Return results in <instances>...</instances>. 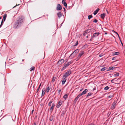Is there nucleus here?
<instances>
[{
	"instance_id": "f257e3e1",
	"label": "nucleus",
	"mask_w": 125,
	"mask_h": 125,
	"mask_svg": "<svg viewBox=\"0 0 125 125\" xmlns=\"http://www.w3.org/2000/svg\"><path fill=\"white\" fill-rule=\"evenodd\" d=\"M23 22L22 20L21 19H19L16 22L15 24L14 27L17 28L18 26H19Z\"/></svg>"
},
{
	"instance_id": "f03ea898",
	"label": "nucleus",
	"mask_w": 125,
	"mask_h": 125,
	"mask_svg": "<svg viewBox=\"0 0 125 125\" xmlns=\"http://www.w3.org/2000/svg\"><path fill=\"white\" fill-rule=\"evenodd\" d=\"M71 71L70 70H69L66 72L64 74L63 76L64 77L66 78L67 76L71 74Z\"/></svg>"
},
{
	"instance_id": "7ed1b4c3",
	"label": "nucleus",
	"mask_w": 125,
	"mask_h": 125,
	"mask_svg": "<svg viewBox=\"0 0 125 125\" xmlns=\"http://www.w3.org/2000/svg\"><path fill=\"white\" fill-rule=\"evenodd\" d=\"M84 53L83 51H82L80 52L77 58L76 59V61H78V60L80 59L81 57L82 56Z\"/></svg>"
},
{
	"instance_id": "20e7f679",
	"label": "nucleus",
	"mask_w": 125,
	"mask_h": 125,
	"mask_svg": "<svg viewBox=\"0 0 125 125\" xmlns=\"http://www.w3.org/2000/svg\"><path fill=\"white\" fill-rule=\"evenodd\" d=\"M64 62V60L63 59H61L58 61L57 63V65L59 66L62 64Z\"/></svg>"
},
{
	"instance_id": "39448f33",
	"label": "nucleus",
	"mask_w": 125,
	"mask_h": 125,
	"mask_svg": "<svg viewBox=\"0 0 125 125\" xmlns=\"http://www.w3.org/2000/svg\"><path fill=\"white\" fill-rule=\"evenodd\" d=\"M117 103L116 101L114 102L112 104V107H111V109L113 110L114 109Z\"/></svg>"
},
{
	"instance_id": "423d86ee",
	"label": "nucleus",
	"mask_w": 125,
	"mask_h": 125,
	"mask_svg": "<svg viewBox=\"0 0 125 125\" xmlns=\"http://www.w3.org/2000/svg\"><path fill=\"white\" fill-rule=\"evenodd\" d=\"M100 34V33L99 32H96L94 33L93 35L92 36V38H93L95 37L98 36V35Z\"/></svg>"
},
{
	"instance_id": "0eeeda50",
	"label": "nucleus",
	"mask_w": 125,
	"mask_h": 125,
	"mask_svg": "<svg viewBox=\"0 0 125 125\" xmlns=\"http://www.w3.org/2000/svg\"><path fill=\"white\" fill-rule=\"evenodd\" d=\"M62 9V7L60 4H58L57 5V10H60Z\"/></svg>"
},
{
	"instance_id": "6e6552de",
	"label": "nucleus",
	"mask_w": 125,
	"mask_h": 125,
	"mask_svg": "<svg viewBox=\"0 0 125 125\" xmlns=\"http://www.w3.org/2000/svg\"><path fill=\"white\" fill-rule=\"evenodd\" d=\"M78 52V50H76L74 51L73 53H72V54H71V55L73 54H74V56L76 55V54Z\"/></svg>"
},
{
	"instance_id": "1a4fd4ad",
	"label": "nucleus",
	"mask_w": 125,
	"mask_h": 125,
	"mask_svg": "<svg viewBox=\"0 0 125 125\" xmlns=\"http://www.w3.org/2000/svg\"><path fill=\"white\" fill-rule=\"evenodd\" d=\"M62 101L61 100H60L59 102L58 103L57 105V108H59L62 105Z\"/></svg>"
},
{
	"instance_id": "9d476101",
	"label": "nucleus",
	"mask_w": 125,
	"mask_h": 125,
	"mask_svg": "<svg viewBox=\"0 0 125 125\" xmlns=\"http://www.w3.org/2000/svg\"><path fill=\"white\" fill-rule=\"evenodd\" d=\"M62 78L63 79L62 81V84H63L66 82V78L64 77L63 76L62 77Z\"/></svg>"
},
{
	"instance_id": "9b49d317",
	"label": "nucleus",
	"mask_w": 125,
	"mask_h": 125,
	"mask_svg": "<svg viewBox=\"0 0 125 125\" xmlns=\"http://www.w3.org/2000/svg\"><path fill=\"white\" fill-rule=\"evenodd\" d=\"M88 90L87 89H85L83 92L81 94L82 95H83L85 94L86 93V92H87Z\"/></svg>"
},
{
	"instance_id": "f8f14e48",
	"label": "nucleus",
	"mask_w": 125,
	"mask_h": 125,
	"mask_svg": "<svg viewBox=\"0 0 125 125\" xmlns=\"http://www.w3.org/2000/svg\"><path fill=\"white\" fill-rule=\"evenodd\" d=\"M57 15L59 18H60V17L62 16V14L61 12H59L57 13Z\"/></svg>"
},
{
	"instance_id": "ddd939ff",
	"label": "nucleus",
	"mask_w": 125,
	"mask_h": 125,
	"mask_svg": "<svg viewBox=\"0 0 125 125\" xmlns=\"http://www.w3.org/2000/svg\"><path fill=\"white\" fill-rule=\"evenodd\" d=\"M45 88H44L42 89V96H43L45 93Z\"/></svg>"
},
{
	"instance_id": "4468645a",
	"label": "nucleus",
	"mask_w": 125,
	"mask_h": 125,
	"mask_svg": "<svg viewBox=\"0 0 125 125\" xmlns=\"http://www.w3.org/2000/svg\"><path fill=\"white\" fill-rule=\"evenodd\" d=\"M99 10V9L98 8L97 9L95 10L94 12V15H95L98 12V11Z\"/></svg>"
},
{
	"instance_id": "2eb2a0df",
	"label": "nucleus",
	"mask_w": 125,
	"mask_h": 125,
	"mask_svg": "<svg viewBox=\"0 0 125 125\" xmlns=\"http://www.w3.org/2000/svg\"><path fill=\"white\" fill-rule=\"evenodd\" d=\"M72 63V61L69 62H68L67 64H65L64 65L66 66L67 67V66L69 65L70 64H71Z\"/></svg>"
},
{
	"instance_id": "dca6fc26",
	"label": "nucleus",
	"mask_w": 125,
	"mask_h": 125,
	"mask_svg": "<svg viewBox=\"0 0 125 125\" xmlns=\"http://www.w3.org/2000/svg\"><path fill=\"white\" fill-rule=\"evenodd\" d=\"M100 16H101V17L103 19H104V18L105 17V13H103V14H101L100 15Z\"/></svg>"
},
{
	"instance_id": "f3484780",
	"label": "nucleus",
	"mask_w": 125,
	"mask_h": 125,
	"mask_svg": "<svg viewBox=\"0 0 125 125\" xmlns=\"http://www.w3.org/2000/svg\"><path fill=\"white\" fill-rule=\"evenodd\" d=\"M55 106V104H52V106L50 108V110L52 111L53 109V107H54Z\"/></svg>"
},
{
	"instance_id": "a211bd4d",
	"label": "nucleus",
	"mask_w": 125,
	"mask_h": 125,
	"mask_svg": "<svg viewBox=\"0 0 125 125\" xmlns=\"http://www.w3.org/2000/svg\"><path fill=\"white\" fill-rule=\"evenodd\" d=\"M7 16V15L6 14H5L3 16V19L4 21H5V20L6 17Z\"/></svg>"
},
{
	"instance_id": "6ab92c4d",
	"label": "nucleus",
	"mask_w": 125,
	"mask_h": 125,
	"mask_svg": "<svg viewBox=\"0 0 125 125\" xmlns=\"http://www.w3.org/2000/svg\"><path fill=\"white\" fill-rule=\"evenodd\" d=\"M68 95L67 94H65L63 96V98L65 100H66L68 97Z\"/></svg>"
},
{
	"instance_id": "aec40b11",
	"label": "nucleus",
	"mask_w": 125,
	"mask_h": 125,
	"mask_svg": "<svg viewBox=\"0 0 125 125\" xmlns=\"http://www.w3.org/2000/svg\"><path fill=\"white\" fill-rule=\"evenodd\" d=\"M115 67H110L109 68V70H112L115 69Z\"/></svg>"
},
{
	"instance_id": "412c9836",
	"label": "nucleus",
	"mask_w": 125,
	"mask_h": 125,
	"mask_svg": "<svg viewBox=\"0 0 125 125\" xmlns=\"http://www.w3.org/2000/svg\"><path fill=\"white\" fill-rule=\"evenodd\" d=\"M35 68V67L34 66L31 67L30 68V71L31 72L33 70H34Z\"/></svg>"
},
{
	"instance_id": "4be33fe9",
	"label": "nucleus",
	"mask_w": 125,
	"mask_h": 125,
	"mask_svg": "<svg viewBox=\"0 0 125 125\" xmlns=\"http://www.w3.org/2000/svg\"><path fill=\"white\" fill-rule=\"evenodd\" d=\"M106 67L103 68L101 70V71H103L105 70H106Z\"/></svg>"
},
{
	"instance_id": "5701e85b",
	"label": "nucleus",
	"mask_w": 125,
	"mask_h": 125,
	"mask_svg": "<svg viewBox=\"0 0 125 125\" xmlns=\"http://www.w3.org/2000/svg\"><path fill=\"white\" fill-rule=\"evenodd\" d=\"M119 52H115L114 53L113 55H116L119 54Z\"/></svg>"
},
{
	"instance_id": "b1692460",
	"label": "nucleus",
	"mask_w": 125,
	"mask_h": 125,
	"mask_svg": "<svg viewBox=\"0 0 125 125\" xmlns=\"http://www.w3.org/2000/svg\"><path fill=\"white\" fill-rule=\"evenodd\" d=\"M109 87L108 86H106L104 87V89L105 90H106L109 89Z\"/></svg>"
},
{
	"instance_id": "393cba45",
	"label": "nucleus",
	"mask_w": 125,
	"mask_h": 125,
	"mask_svg": "<svg viewBox=\"0 0 125 125\" xmlns=\"http://www.w3.org/2000/svg\"><path fill=\"white\" fill-rule=\"evenodd\" d=\"M56 78L55 77H53L52 78V83H53L54 82L55 79Z\"/></svg>"
},
{
	"instance_id": "a878e982",
	"label": "nucleus",
	"mask_w": 125,
	"mask_h": 125,
	"mask_svg": "<svg viewBox=\"0 0 125 125\" xmlns=\"http://www.w3.org/2000/svg\"><path fill=\"white\" fill-rule=\"evenodd\" d=\"M50 89V87L49 86H48L47 88V92H48Z\"/></svg>"
},
{
	"instance_id": "bb28decb",
	"label": "nucleus",
	"mask_w": 125,
	"mask_h": 125,
	"mask_svg": "<svg viewBox=\"0 0 125 125\" xmlns=\"http://www.w3.org/2000/svg\"><path fill=\"white\" fill-rule=\"evenodd\" d=\"M64 5L66 7H67V5L66 2H64L63 3Z\"/></svg>"
},
{
	"instance_id": "cd10ccee",
	"label": "nucleus",
	"mask_w": 125,
	"mask_h": 125,
	"mask_svg": "<svg viewBox=\"0 0 125 125\" xmlns=\"http://www.w3.org/2000/svg\"><path fill=\"white\" fill-rule=\"evenodd\" d=\"M92 94L91 92L89 93L87 95V97H88L89 96L91 95Z\"/></svg>"
},
{
	"instance_id": "c85d7f7f",
	"label": "nucleus",
	"mask_w": 125,
	"mask_h": 125,
	"mask_svg": "<svg viewBox=\"0 0 125 125\" xmlns=\"http://www.w3.org/2000/svg\"><path fill=\"white\" fill-rule=\"evenodd\" d=\"M66 66H65V65L62 68V70H63L65 69L66 68Z\"/></svg>"
},
{
	"instance_id": "c756f323",
	"label": "nucleus",
	"mask_w": 125,
	"mask_h": 125,
	"mask_svg": "<svg viewBox=\"0 0 125 125\" xmlns=\"http://www.w3.org/2000/svg\"><path fill=\"white\" fill-rule=\"evenodd\" d=\"M119 40H120V42H121V44L122 45V46H123V43H122V41H121V39H120V37L119 38Z\"/></svg>"
},
{
	"instance_id": "7c9ffc66",
	"label": "nucleus",
	"mask_w": 125,
	"mask_h": 125,
	"mask_svg": "<svg viewBox=\"0 0 125 125\" xmlns=\"http://www.w3.org/2000/svg\"><path fill=\"white\" fill-rule=\"evenodd\" d=\"M82 95L81 94H79V95H78L77 96V97H76V99H78L79 98V97L82 96Z\"/></svg>"
},
{
	"instance_id": "2f4dec72",
	"label": "nucleus",
	"mask_w": 125,
	"mask_h": 125,
	"mask_svg": "<svg viewBox=\"0 0 125 125\" xmlns=\"http://www.w3.org/2000/svg\"><path fill=\"white\" fill-rule=\"evenodd\" d=\"M88 19L89 20H90L91 18L92 17V16L91 15H89L88 16Z\"/></svg>"
},
{
	"instance_id": "473e14b6",
	"label": "nucleus",
	"mask_w": 125,
	"mask_h": 125,
	"mask_svg": "<svg viewBox=\"0 0 125 125\" xmlns=\"http://www.w3.org/2000/svg\"><path fill=\"white\" fill-rule=\"evenodd\" d=\"M119 75V73H116L114 75L116 77L117 76H118Z\"/></svg>"
},
{
	"instance_id": "72a5a7b5",
	"label": "nucleus",
	"mask_w": 125,
	"mask_h": 125,
	"mask_svg": "<svg viewBox=\"0 0 125 125\" xmlns=\"http://www.w3.org/2000/svg\"><path fill=\"white\" fill-rule=\"evenodd\" d=\"M52 103V101H51L50 102H49L48 103V105L49 106H50L51 105V104Z\"/></svg>"
},
{
	"instance_id": "f704fd0d",
	"label": "nucleus",
	"mask_w": 125,
	"mask_h": 125,
	"mask_svg": "<svg viewBox=\"0 0 125 125\" xmlns=\"http://www.w3.org/2000/svg\"><path fill=\"white\" fill-rule=\"evenodd\" d=\"M78 44V41H77L76 42L75 44L74 45V46H77Z\"/></svg>"
},
{
	"instance_id": "c9c22d12",
	"label": "nucleus",
	"mask_w": 125,
	"mask_h": 125,
	"mask_svg": "<svg viewBox=\"0 0 125 125\" xmlns=\"http://www.w3.org/2000/svg\"><path fill=\"white\" fill-rule=\"evenodd\" d=\"M61 89H59L58 92V93L59 94L61 92Z\"/></svg>"
},
{
	"instance_id": "e433bc0d",
	"label": "nucleus",
	"mask_w": 125,
	"mask_h": 125,
	"mask_svg": "<svg viewBox=\"0 0 125 125\" xmlns=\"http://www.w3.org/2000/svg\"><path fill=\"white\" fill-rule=\"evenodd\" d=\"M94 22L96 23L97 22V20L96 19H95L93 21Z\"/></svg>"
},
{
	"instance_id": "4c0bfd02",
	"label": "nucleus",
	"mask_w": 125,
	"mask_h": 125,
	"mask_svg": "<svg viewBox=\"0 0 125 125\" xmlns=\"http://www.w3.org/2000/svg\"><path fill=\"white\" fill-rule=\"evenodd\" d=\"M114 32L116 34H117V36L118 37V38H119L120 37L119 36V35H118V33L117 32H115V31H114Z\"/></svg>"
},
{
	"instance_id": "58836bf2",
	"label": "nucleus",
	"mask_w": 125,
	"mask_h": 125,
	"mask_svg": "<svg viewBox=\"0 0 125 125\" xmlns=\"http://www.w3.org/2000/svg\"><path fill=\"white\" fill-rule=\"evenodd\" d=\"M2 22H3V20H2L1 22V24L0 25V28L1 27V26L2 25Z\"/></svg>"
},
{
	"instance_id": "ea45409f",
	"label": "nucleus",
	"mask_w": 125,
	"mask_h": 125,
	"mask_svg": "<svg viewBox=\"0 0 125 125\" xmlns=\"http://www.w3.org/2000/svg\"><path fill=\"white\" fill-rule=\"evenodd\" d=\"M112 96H113L112 95H110L108 96V97L109 98H110L112 97Z\"/></svg>"
},
{
	"instance_id": "a19ab883",
	"label": "nucleus",
	"mask_w": 125,
	"mask_h": 125,
	"mask_svg": "<svg viewBox=\"0 0 125 125\" xmlns=\"http://www.w3.org/2000/svg\"><path fill=\"white\" fill-rule=\"evenodd\" d=\"M53 120V118H50V120L51 121H52Z\"/></svg>"
},
{
	"instance_id": "79ce46f5",
	"label": "nucleus",
	"mask_w": 125,
	"mask_h": 125,
	"mask_svg": "<svg viewBox=\"0 0 125 125\" xmlns=\"http://www.w3.org/2000/svg\"><path fill=\"white\" fill-rule=\"evenodd\" d=\"M64 2H65V0H62V3H63Z\"/></svg>"
},
{
	"instance_id": "37998d69",
	"label": "nucleus",
	"mask_w": 125,
	"mask_h": 125,
	"mask_svg": "<svg viewBox=\"0 0 125 125\" xmlns=\"http://www.w3.org/2000/svg\"><path fill=\"white\" fill-rule=\"evenodd\" d=\"M41 83H40V85H39V87H38V88H39V89H40V86H41Z\"/></svg>"
},
{
	"instance_id": "c03bdc74",
	"label": "nucleus",
	"mask_w": 125,
	"mask_h": 125,
	"mask_svg": "<svg viewBox=\"0 0 125 125\" xmlns=\"http://www.w3.org/2000/svg\"><path fill=\"white\" fill-rule=\"evenodd\" d=\"M115 59V57H113L112 58V60H114Z\"/></svg>"
},
{
	"instance_id": "a18cd8bd",
	"label": "nucleus",
	"mask_w": 125,
	"mask_h": 125,
	"mask_svg": "<svg viewBox=\"0 0 125 125\" xmlns=\"http://www.w3.org/2000/svg\"><path fill=\"white\" fill-rule=\"evenodd\" d=\"M39 88H38V89H37V92H38V91H39Z\"/></svg>"
},
{
	"instance_id": "49530a36",
	"label": "nucleus",
	"mask_w": 125,
	"mask_h": 125,
	"mask_svg": "<svg viewBox=\"0 0 125 125\" xmlns=\"http://www.w3.org/2000/svg\"><path fill=\"white\" fill-rule=\"evenodd\" d=\"M78 99H76V97L75 99V100L76 101Z\"/></svg>"
},
{
	"instance_id": "de8ad7c7",
	"label": "nucleus",
	"mask_w": 125,
	"mask_h": 125,
	"mask_svg": "<svg viewBox=\"0 0 125 125\" xmlns=\"http://www.w3.org/2000/svg\"><path fill=\"white\" fill-rule=\"evenodd\" d=\"M34 111V110H32V112H31V114H32L33 113V112Z\"/></svg>"
},
{
	"instance_id": "09e8293b",
	"label": "nucleus",
	"mask_w": 125,
	"mask_h": 125,
	"mask_svg": "<svg viewBox=\"0 0 125 125\" xmlns=\"http://www.w3.org/2000/svg\"><path fill=\"white\" fill-rule=\"evenodd\" d=\"M33 125H36V123H34Z\"/></svg>"
},
{
	"instance_id": "8fccbe9b",
	"label": "nucleus",
	"mask_w": 125,
	"mask_h": 125,
	"mask_svg": "<svg viewBox=\"0 0 125 125\" xmlns=\"http://www.w3.org/2000/svg\"><path fill=\"white\" fill-rule=\"evenodd\" d=\"M114 81V80H111V82H112V83H113V81Z\"/></svg>"
},
{
	"instance_id": "3c124183",
	"label": "nucleus",
	"mask_w": 125,
	"mask_h": 125,
	"mask_svg": "<svg viewBox=\"0 0 125 125\" xmlns=\"http://www.w3.org/2000/svg\"><path fill=\"white\" fill-rule=\"evenodd\" d=\"M63 9L65 11V8H63Z\"/></svg>"
},
{
	"instance_id": "603ef678",
	"label": "nucleus",
	"mask_w": 125,
	"mask_h": 125,
	"mask_svg": "<svg viewBox=\"0 0 125 125\" xmlns=\"http://www.w3.org/2000/svg\"><path fill=\"white\" fill-rule=\"evenodd\" d=\"M107 34V33H106V32H105V34Z\"/></svg>"
},
{
	"instance_id": "864d4df0",
	"label": "nucleus",
	"mask_w": 125,
	"mask_h": 125,
	"mask_svg": "<svg viewBox=\"0 0 125 125\" xmlns=\"http://www.w3.org/2000/svg\"><path fill=\"white\" fill-rule=\"evenodd\" d=\"M1 19V17H0V19Z\"/></svg>"
},
{
	"instance_id": "5fc2aeb1",
	"label": "nucleus",
	"mask_w": 125,
	"mask_h": 125,
	"mask_svg": "<svg viewBox=\"0 0 125 125\" xmlns=\"http://www.w3.org/2000/svg\"><path fill=\"white\" fill-rule=\"evenodd\" d=\"M82 89H81V90H80V91H82Z\"/></svg>"
},
{
	"instance_id": "6e6d98bb",
	"label": "nucleus",
	"mask_w": 125,
	"mask_h": 125,
	"mask_svg": "<svg viewBox=\"0 0 125 125\" xmlns=\"http://www.w3.org/2000/svg\"><path fill=\"white\" fill-rule=\"evenodd\" d=\"M108 114H109V115H110V113H109H109H108Z\"/></svg>"
},
{
	"instance_id": "4d7b16f0",
	"label": "nucleus",
	"mask_w": 125,
	"mask_h": 125,
	"mask_svg": "<svg viewBox=\"0 0 125 125\" xmlns=\"http://www.w3.org/2000/svg\"><path fill=\"white\" fill-rule=\"evenodd\" d=\"M87 38L88 37V36H87Z\"/></svg>"
}]
</instances>
